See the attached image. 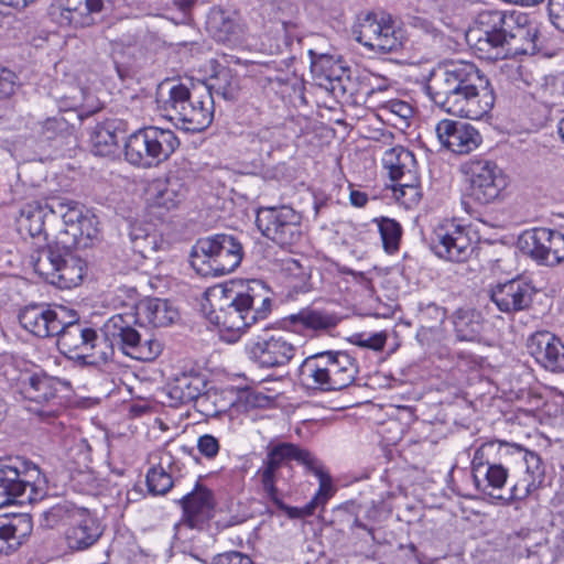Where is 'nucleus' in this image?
Returning <instances> with one entry per match:
<instances>
[{"label":"nucleus","instance_id":"nucleus-20","mask_svg":"<svg viewBox=\"0 0 564 564\" xmlns=\"http://www.w3.org/2000/svg\"><path fill=\"white\" fill-rule=\"evenodd\" d=\"M59 380L46 373H33L22 383V394L28 400V411L42 419L53 416L50 402L56 398Z\"/></svg>","mask_w":564,"mask_h":564},{"label":"nucleus","instance_id":"nucleus-14","mask_svg":"<svg viewBox=\"0 0 564 564\" xmlns=\"http://www.w3.org/2000/svg\"><path fill=\"white\" fill-rule=\"evenodd\" d=\"M356 40L372 51L391 53L402 46V34L389 14L368 13L355 31Z\"/></svg>","mask_w":564,"mask_h":564},{"label":"nucleus","instance_id":"nucleus-48","mask_svg":"<svg viewBox=\"0 0 564 564\" xmlns=\"http://www.w3.org/2000/svg\"><path fill=\"white\" fill-rule=\"evenodd\" d=\"M173 484L171 473L166 471L161 465L150 468L147 474V486L152 495H165Z\"/></svg>","mask_w":564,"mask_h":564},{"label":"nucleus","instance_id":"nucleus-3","mask_svg":"<svg viewBox=\"0 0 564 564\" xmlns=\"http://www.w3.org/2000/svg\"><path fill=\"white\" fill-rule=\"evenodd\" d=\"M524 17L498 10L478 14L476 26L466 33L468 44L482 58L503 59L511 54L533 55L539 51L538 30L525 25Z\"/></svg>","mask_w":564,"mask_h":564},{"label":"nucleus","instance_id":"nucleus-11","mask_svg":"<svg viewBox=\"0 0 564 564\" xmlns=\"http://www.w3.org/2000/svg\"><path fill=\"white\" fill-rule=\"evenodd\" d=\"M256 224L264 237L282 247L297 243L303 235L301 214L285 205L259 209Z\"/></svg>","mask_w":564,"mask_h":564},{"label":"nucleus","instance_id":"nucleus-8","mask_svg":"<svg viewBox=\"0 0 564 564\" xmlns=\"http://www.w3.org/2000/svg\"><path fill=\"white\" fill-rule=\"evenodd\" d=\"M178 145L174 131L150 126L129 135L124 156L130 164L149 169L166 161Z\"/></svg>","mask_w":564,"mask_h":564},{"label":"nucleus","instance_id":"nucleus-62","mask_svg":"<svg viewBox=\"0 0 564 564\" xmlns=\"http://www.w3.org/2000/svg\"><path fill=\"white\" fill-rule=\"evenodd\" d=\"M393 181L397 182L394 186L420 185L417 165L413 166L411 170L403 171V173Z\"/></svg>","mask_w":564,"mask_h":564},{"label":"nucleus","instance_id":"nucleus-54","mask_svg":"<svg viewBox=\"0 0 564 564\" xmlns=\"http://www.w3.org/2000/svg\"><path fill=\"white\" fill-rule=\"evenodd\" d=\"M68 130V123L63 117H51L41 122V134L47 140Z\"/></svg>","mask_w":564,"mask_h":564},{"label":"nucleus","instance_id":"nucleus-52","mask_svg":"<svg viewBox=\"0 0 564 564\" xmlns=\"http://www.w3.org/2000/svg\"><path fill=\"white\" fill-rule=\"evenodd\" d=\"M394 198L406 209L415 207L422 197L420 185L392 186Z\"/></svg>","mask_w":564,"mask_h":564},{"label":"nucleus","instance_id":"nucleus-57","mask_svg":"<svg viewBox=\"0 0 564 564\" xmlns=\"http://www.w3.org/2000/svg\"><path fill=\"white\" fill-rule=\"evenodd\" d=\"M197 449L207 459H213L218 455L220 444L214 435L204 434L197 440Z\"/></svg>","mask_w":564,"mask_h":564},{"label":"nucleus","instance_id":"nucleus-35","mask_svg":"<svg viewBox=\"0 0 564 564\" xmlns=\"http://www.w3.org/2000/svg\"><path fill=\"white\" fill-rule=\"evenodd\" d=\"M155 193L151 197V207L166 212L175 209L185 199L187 187L177 176H170L165 182H159L154 186Z\"/></svg>","mask_w":564,"mask_h":564},{"label":"nucleus","instance_id":"nucleus-53","mask_svg":"<svg viewBox=\"0 0 564 564\" xmlns=\"http://www.w3.org/2000/svg\"><path fill=\"white\" fill-rule=\"evenodd\" d=\"M265 470V464L263 463L262 466L259 468L257 475L260 478L262 491L267 499H271L279 495V490L275 486L279 477H280V470L279 469H272L268 474L264 473Z\"/></svg>","mask_w":564,"mask_h":564},{"label":"nucleus","instance_id":"nucleus-39","mask_svg":"<svg viewBox=\"0 0 564 564\" xmlns=\"http://www.w3.org/2000/svg\"><path fill=\"white\" fill-rule=\"evenodd\" d=\"M200 87L208 89L212 95L216 94L226 100L236 99L240 89L237 74L226 66H218L206 84Z\"/></svg>","mask_w":564,"mask_h":564},{"label":"nucleus","instance_id":"nucleus-63","mask_svg":"<svg viewBox=\"0 0 564 564\" xmlns=\"http://www.w3.org/2000/svg\"><path fill=\"white\" fill-rule=\"evenodd\" d=\"M389 110L402 119H408L412 116V107L402 100H392L388 106Z\"/></svg>","mask_w":564,"mask_h":564},{"label":"nucleus","instance_id":"nucleus-4","mask_svg":"<svg viewBox=\"0 0 564 564\" xmlns=\"http://www.w3.org/2000/svg\"><path fill=\"white\" fill-rule=\"evenodd\" d=\"M156 102L163 116L184 131L202 132L213 122L214 98L204 87L189 89L183 84L173 85L166 98L159 93Z\"/></svg>","mask_w":564,"mask_h":564},{"label":"nucleus","instance_id":"nucleus-27","mask_svg":"<svg viewBox=\"0 0 564 564\" xmlns=\"http://www.w3.org/2000/svg\"><path fill=\"white\" fill-rule=\"evenodd\" d=\"M104 527L96 514L85 508L65 531L70 550L83 551L93 546L102 535Z\"/></svg>","mask_w":564,"mask_h":564},{"label":"nucleus","instance_id":"nucleus-46","mask_svg":"<svg viewBox=\"0 0 564 564\" xmlns=\"http://www.w3.org/2000/svg\"><path fill=\"white\" fill-rule=\"evenodd\" d=\"M296 446L293 443H279L268 447V453L263 463L265 464L264 473L269 475L272 469L283 468L288 466L291 460H295Z\"/></svg>","mask_w":564,"mask_h":564},{"label":"nucleus","instance_id":"nucleus-44","mask_svg":"<svg viewBox=\"0 0 564 564\" xmlns=\"http://www.w3.org/2000/svg\"><path fill=\"white\" fill-rule=\"evenodd\" d=\"M382 164L389 172L391 180L398 178L403 171L417 165L414 154L408 149L398 145L388 149L382 156Z\"/></svg>","mask_w":564,"mask_h":564},{"label":"nucleus","instance_id":"nucleus-5","mask_svg":"<svg viewBox=\"0 0 564 564\" xmlns=\"http://www.w3.org/2000/svg\"><path fill=\"white\" fill-rule=\"evenodd\" d=\"M242 257V245L237 238L218 234L199 239L192 248L189 261L197 273L219 276L232 272Z\"/></svg>","mask_w":564,"mask_h":564},{"label":"nucleus","instance_id":"nucleus-18","mask_svg":"<svg viewBox=\"0 0 564 564\" xmlns=\"http://www.w3.org/2000/svg\"><path fill=\"white\" fill-rule=\"evenodd\" d=\"M67 310L63 305L33 303L20 310L18 319L25 330L39 338L55 337L63 329L61 325Z\"/></svg>","mask_w":564,"mask_h":564},{"label":"nucleus","instance_id":"nucleus-60","mask_svg":"<svg viewBox=\"0 0 564 564\" xmlns=\"http://www.w3.org/2000/svg\"><path fill=\"white\" fill-rule=\"evenodd\" d=\"M319 481V487L317 492L315 494V500H318L323 505L327 502V500L334 495V487L332 477L328 473H325L317 477Z\"/></svg>","mask_w":564,"mask_h":564},{"label":"nucleus","instance_id":"nucleus-42","mask_svg":"<svg viewBox=\"0 0 564 564\" xmlns=\"http://www.w3.org/2000/svg\"><path fill=\"white\" fill-rule=\"evenodd\" d=\"M91 151L99 156L115 154L118 149V137L113 122L97 124L90 134Z\"/></svg>","mask_w":564,"mask_h":564},{"label":"nucleus","instance_id":"nucleus-41","mask_svg":"<svg viewBox=\"0 0 564 564\" xmlns=\"http://www.w3.org/2000/svg\"><path fill=\"white\" fill-rule=\"evenodd\" d=\"M85 507H78L69 500H62L42 513V523L45 528L54 529L59 525H72Z\"/></svg>","mask_w":564,"mask_h":564},{"label":"nucleus","instance_id":"nucleus-24","mask_svg":"<svg viewBox=\"0 0 564 564\" xmlns=\"http://www.w3.org/2000/svg\"><path fill=\"white\" fill-rule=\"evenodd\" d=\"M530 355L544 369L551 372H564V344L549 332H536L527 344Z\"/></svg>","mask_w":564,"mask_h":564},{"label":"nucleus","instance_id":"nucleus-56","mask_svg":"<svg viewBox=\"0 0 564 564\" xmlns=\"http://www.w3.org/2000/svg\"><path fill=\"white\" fill-rule=\"evenodd\" d=\"M387 341L384 333H376L372 335L358 334L354 336L352 343L359 347L380 351L383 349Z\"/></svg>","mask_w":564,"mask_h":564},{"label":"nucleus","instance_id":"nucleus-15","mask_svg":"<svg viewBox=\"0 0 564 564\" xmlns=\"http://www.w3.org/2000/svg\"><path fill=\"white\" fill-rule=\"evenodd\" d=\"M296 350L286 335L268 329L257 335L247 346L249 358L262 368L285 366L295 356Z\"/></svg>","mask_w":564,"mask_h":564},{"label":"nucleus","instance_id":"nucleus-37","mask_svg":"<svg viewBox=\"0 0 564 564\" xmlns=\"http://www.w3.org/2000/svg\"><path fill=\"white\" fill-rule=\"evenodd\" d=\"M137 315L154 327H164L172 324L178 313L166 300L147 299L137 306Z\"/></svg>","mask_w":564,"mask_h":564},{"label":"nucleus","instance_id":"nucleus-64","mask_svg":"<svg viewBox=\"0 0 564 564\" xmlns=\"http://www.w3.org/2000/svg\"><path fill=\"white\" fill-rule=\"evenodd\" d=\"M364 79L368 80L369 85L371 86V88L368 91V94H373L376 90L384 91L389 87L388 80L386 78L377 77L373 74L365 75Z\"/></svg>","mask_w":564,"mask_h":564},{"label":"nucleus","instance_id":"nucleus-30","mask_svg":"<svg viewBox=\"0 0 564 564\" xmlns=\"http://www.w3.org/2000/svg\"><path fill=\"white\" fill-rule=\"evenodd\" d=\"M206 29L220 43H236L245 34V25L240 18L217 7L208 12Z\"/></svg>","mask_w":564,"mask_h":564},{"label":"nucleus","instance_id":"nucleus-2","mask_svg":"<svg viewBox=\"0 0 564 564\" xmlns=\"http://www.w3.org/2000/svg\"><path fill=\"white\" fill-rule=\"evenodd\" d=\"M272 306L270 290L260 280H232L208 288L202 311L219 330L234 341L253 324L265 319Z\"/></svg>","mask_w":564,"mask_h":564},{"label":"nucleus","instance_id":"nucleus-61","mask_svg":"<svg viewBox=\"0 0 564 564\" xmlns=\"http://www.w3.org/2000/svg\"><path fill=\"white\" fill-rule=\"evenodd\" d=\"M409 24L412 28H414V29L425 33L426 35L432 36L433 39H436L438 36V32L434 28L433 23L430 22L429 20L424 19V18L411 17L410 21H409Z\"/></svg>","mask_w":564,"mask_h":564},{"label":"nucleus","instance_id":"nucleus-31","mask_svg":"<svg viewBox=\"0 0 564 564\" xmlns=\"http://www.w3.org/2000/svg\"><path fill=\"white\" fill-rule=\"evenodd\" d=\"M328 390H341L350 386L357 375V365L354 358L346 351H325Z\"/></svg>","mask_w":564,"mask_h":564},{"label":"nucleus","instance_id":"nucleus-19","mask_svg":"<svg viewBox=\"0 0 564 564\" xmlns=\"http://www.w3.org/2000/svg\"><path fill=\"white\" fill-rule=\"evenodd\" d=\"M518 454L521 459L513 470L511 478L512 486L506 499V503L527 499L533 491L541 487L545 476L542 459L535 452L519 447Z\"/></svg>","mask_w":564,"mask_h":564},{"label":"nucleus","instance_id":"nucleus-6","mask_svg":"<svg viewBox=\"0 0 564 564\" xmlns=\"http://www.w3.org/2000/svg\"><path fill=\"white\" fill-rule=\"evenodd\" d=\"M63 328L57 337V347L62 354L75 359L80 365L106 364L111 359L110 349L97 350L98 335L96 329L79 322L77 312L67 310L61 325Z\"/></svg>","mask_w":564,"mask_h":564},{"label":"nucleus","instance_id":"nucleus-21","mask_svg":"<svg viewBox=\"0 0 564 564\" xmlns=\"http://www.w3.org/2000/svg\"><path fill=\"white\" fill-rule=\"evenodd\" d=\"M183 509L182 524L191 529H202L215 512L216 501L213 491L196 482L191 492L180 499Z\"/></svg>","mask_w":564,"mask_h":564},{"label":"nucleus","instance_id":"nucleus-38","mask_svg":"<svg viewBox=\"0 0 564 564\" xmlns=\"http://www.w3.org/2000/svg\"><path fill=\"white\" fill-rule=\"evenodd\" d=\"M86 271V262L69 250L50 283L59 289H72L82 283Z\"/></svg>","mask_w":564,"mask_h":564},{"label":"nucleus","instance_id":"nucleus-25","mask_svg":"<svg viewBox=\"0 0 564 564\" xmlns=\"http://www.w3.org/2000/svg\"><path fill=\"white\" fill-rule=\"evenodd\" d=\"M533 288L521 279L498 283L490 289V299L507 314L527 310L532 303Z\"/></svg>","mask_w":564,"mask_h":564},{"label":"nucleus","instance_id":"nucleus-49","mask_svg":"<svg viewBox=\"0 0 564 564\" xmlns=\"http://www.w3.org/2000/svg\"><path fill=\"white\" fill-rule=\"evenodd\" d=\"M20 86L19 76L13 70L0 66V104L11 99ZM3 115V108L2 105H0V118Z\"/></svg>","mask_w":564,"mask_h":564},{"label":"nucleus","instance_id":"nucleus-22","mask_svg":"<svg viewBox=\"0 0 564 564\" xmlns=\"http://www.w3.org/2000/svg\"><path fill=\"white\" fill-rule=\"evenodd\" d=\"M205 379L193 372H182L175 376L166 386V397L170 406H178L189 402H195L199 411L205 412V403L209 394L205 392Z\"/></svg>","mask_w":564,"mask_h":564},{"label":"nucleus","instance_id":"nucleus-45","mask_svg":"<svg viewBox=\"0 0 564 564\" xmlns=\"http://www.w3.org/2000/svg\"><path fill=\"white\" fill-rule=\"evenodd\" d=\"M479 316L474 312L459 311L457 312L454 326L455 334L458 340L462 341H477L479 340L482 326L479 322Z\"/></svg>","mask_w":564,"mask_h":564},{"label":"nucleus","instance_id":"nucleus-32","mask_svg":"<svg viewBox=\"0 0 564 564\" xmlns=\"http://www.w3.org/2000/svg\"><path fill=\"white\" fill-rule=\"evenodd\" d=\"M311 68L317 77H324L330 84L337 83L344 90V80L350 79V68L339 56L310 51Z\"/></svg>","mask_w":564,"mask_h":564},{"label":"nucleus","instance_id":"nucleus-17","mask_svg":"<svg viewBox=\"0 0 564 564\" xmlns=\"http://www.w3.org/2000/svg\"><path fill=\"white\" fill-rule=\"evenodd\" d=\"M521 250L535 261L555 265L564 260V235L547 228H534L519 238Z\"/></svg>","mask_w":564,"mask_h":564},{"label":"nucleus","instance_id":"nucleus-33","mask_svg":"<svg viewBox=\"0 0 564 564\" xmlns=\"http://www.w3.org/2000/svg\"><path fill=\"white\" fill-rule=\"evenodd\" d=\"M31 520L24 516L9 518L0 517V554L17 551L25 536L31 533Z\"/></svg>","mask_w":564,"mask_h":564},{"label":"nucleus","instance_id":"nucleus-43","mask_svg":"<svg viewBox=\"0 0 564 564\" xmlns=\"http://www.w3.org/2000/svg\"><path fill=\"white\" fill-rule=\"evenodd\" d=\"M246 140L251 152L270 156L274 149L280 147V129L276 127H261L247 133Z\"/></svg>","mask_w":564,"mask_h":564},{"label":"nucleus","instance_id":"nucleus-16","mask_svg":"<svg viewBox=\"0 0 564 564\" xmlns=\"http://www.w3.org/2000/svg\"><path fill=\"white\" fill-rule=\"evenodd\" d=\"M430 240L435 256L447 261L464 262L474 251L466 229L452 221L435 227Z\"/></svg>","mask_w":564,"mask_h":564},{"label":"nucleus","instance_id":"nucleus-40","mask_svg":"<svg viewBox=\"0 0 564 564\" xmlns=\"http://www.w3.org/2000/svg\"><path fill=\"white\" fill-rule=\"evenodd\" d=\"M288 319L301 330H326L338 323L335 315L311 308H303L297 314L290 315Z\"/></svg>","mask_w":564,"mask_h":564},{"label":"nucleus","instance_id":"nucleus-55","mask_svg":"<svg viewBox=\"0 0 564 564\" xmlns=\"http://www.w3.org/2000/svg\"><path fill=\"white\" fill-rule=\"evenodd\" d=\"M295 460L306 467V469L314 474L316 477L327 473L324 469L322 463L308 451L296 446V457Z\"/></svg>","mask_w":564,"mask_h":564},{"label":"nucleus","instance_id":"nucleus-1","mask_svg":"<svg viewBox=\"0 0 564 564\" xmlns=\"http://www.w3.org/2000/svg\"><path fill=\"white\" fill-rule=\"evenodd\" d=\"M426 90L441 110L471 120L485 117L495 104L494 88L487 75L475 63L463 59L434 69Z\"/></svg>","mask_w":564,"mask_h":564},{"label":"nucleus","instance_id":"nucleus-28","mask_svg":"<svg viewBox=\"0 0 564 564\" xmlns=\"http://www.w3.org/2000/svg\"><path fill=\"white\" fill-rule=\"evenodd\" d=\"M65 228L59 231V237L69 240V248H86L98 236L95 217L83 216L75 209L61 214Z\"/></svg>","mask_w":564,"mask_h":564},{"label":"nucleus","instance_id":"nucleus-34","mask_svg":"<svg viewBox=\"0 0 564 564\" xmlns=\"http://www.w3.org/2000/svg\"><path fill=\"white\" fill-rule=\"evenodd\" d=\"M325 351L306 357L299 367V380L310 390L329 391Z\"/></svg>","mask_w":564,"mask_h":564},{"label":"nucleus","instance_id":"nucleus-47","mask_svg":"<svg viewBox=\"0 0 564 564\" xmlns=\"http://www.w3.org/2000/svg\"><path fill=\"white\" fill-rule=\"evenodd\" d=\"M373 221L378 225L384 251L390 254L394 253L399 249L402 236L401 225L388 217L376 218Z\"/></svg>","mask_w":564,"mask_h":564},{"label":"nucleus","instance_id":"nucleus-9","mask_svg":"<svg viewBox=\"0 0 564 564\" xmlns=\"http://www.w3.org/2000/svg\"><path fill=\"white\" fill-rule=\"evenodd\" d=\"M133 323L134 317L129 314H116L109 317L101 328L107 343L106 349L111 350V357L117 348L135 360H154L162 351L161 343L153 338L142 339L140 333L133 327Z\"/></svg>","mask_w":564,"mask_h":564},{"label":"nucleus","instance_id":"nucleus-51","mask_svg":"<svg viewBox=\"0 0 564 564\" xmlns=\"http://www.w3.org/2000/svg\"><path fill=\"white\" fill-rule=\"evenodd\" d=\"M132 51H134L133 47H123L122 45H117L113 50L115 67L121 79L130 77L133 70L134 61Z\"/></svg>","mask_w":564,"mask_h":564},{"label":"nucleus","instance_id":"nucleus-26","mask_svg":"<svg viewBox=\"0 0 564 564\" xmlns=\"http://www.w3.org/2000/svg\"><path fill=\"white\" fill-rule=\"evenodd\" d=\"M64 206L57 202H30L20 209L18 225L21 231H26L32 238L46 240L45 224L53 221L57 214H63Z\"/></svg>","mask_w":564,"mask_h":564},{"label":"nucleus","instance_id":"nucleus-13","mask_svg":"<svg viewBox=\"0 0 564 564\" xmlns=\"http://www.w3.org/2000/svg\"><path fill=\"white\" fill-rule=\"evenodd\" d=\"M115 0H54L50 14L61 26L85 29L96 25Z\"/></svg>","mask_w":564,"mask_h":564},{"label":"nucleus","instance_id":"nucleus-23","mask_svg":"<svg viewBox=\"0 0 564 564\" xmlns=\"http://www.w3.org/2000/svg\"><path fill=\"white\" fill-rule=\"evenodd\" d=\"M435 132L442 145L457 154H467L481 143L478 130L466 122L443 119L436 124Z\"/></svg>","mask_w":564,"mask_h":564},{"label":"nucleus","instance_id":"nucleus-10","mask_svg":"<svg viewBox=\"0 0 564 564\" xmlns=\"http://www.w3.org/2000/svg\"><path fill=\"white\" fill-rule=\"evenodd\" d=\"M467 175V196L478 205L497 200L508 185L503 171L489 160H470L464 165Z\"/></svg>","mask_w":564,"mask_h":564},{"label":"nucleus","instance_id":"nucleus-12","mask_svg":"<svg viewBox=\"0 0 564 564\" xmlns=\"http://www.w3.org/2000/svg\"><path fill=\"white\" fill-rule=\"evenodd\" d=\"M502 446L500 442H487L480 445L475 451L471 470L475 486L479 491L506 502L507 497L496 495L508 479L507 468L496 462V454Z\"/></svg>","mask_w":564,"mask_h":564},{"label":"nucleus","instance_id":"nucleus-29","mask_svg":"<svg viewBox=\"0 0 564 564\" xmlns=\"http://www.w3.org/2000/svg\"><path fill=\"white\" fill-rule=\"evenodd\" d=\"M69 240L58 236V241L37 246L31 254L34 271L46 282L55 276L64 256L69 251Z\"/></svg>","mask_w":564,"mask_h":564},{"label":"nucleus","instance_id":"nucleus-7","mask_svg":"<svg viewBox=\"0 0 564 564\" xmlns=\"http://www.w3.org/2000/svg\"><path fill=\"white\" fill-rule=\"evenodd\" d=\"M42 478L40 468L32 462L0 458V508L40 500Z\"/></svg>","mask_w":564,"mask_h":564},{"label":"nucleus","instance_id":"nucleus-36","mask_svg":"<svg viewBox=\"0 0 564 564\" xmlns=\"http://www.w3.org/2000/svg\"><path fill=\"white\" fill-rule=\"evenodd\" d=\"M132 250L142 258H151L163 242L154 226L141 221L130 224L128 232Z\"/></svg>","mask_w":564,"mask_h":564},{"label":"nucleus","instance_id":"nucleus-58","mask_svg":"<svg viewBox=\"0 0 564 564\" xmlns=\"http://www.w3.org/2000/svg\"><path fill=\"white\" fill-rule=\"evenodd\" d=\"M212 564H254L247 554L237 551H230L218 554L213 558Z\"/></svg>","mask_w":564,"mask_h":564},{"label":"nucleus","instance_id":"nucleus-50","mask_svg":"<svg viewBox=\"0 0 564 564\" xmlns=\"http://www.w3.org/2000/svg\"><path fill=\"white\" fill-rule=\"evenodd\" d=\"M271 6L275 10L274 19L281 23L285 31L289 28L296 26L295 17L299 13V9L294 3L288 0H275Z\"/></svg>","mask_w":564,"mask_h":564},{"label":"nucleus","instance_id":"nucleus-59","mask_svg":"<svg viewBox=\"0 0 564 564\" xmlns=\"http://www.w3.org/2000/svg\"><path fill=\"white\" fill-rule=\"evenodd\" d=\"M547 9L552 24L564 32V0H549Z\"/></svg>","mask_w":564,"mask_h":564}]
</instances>
